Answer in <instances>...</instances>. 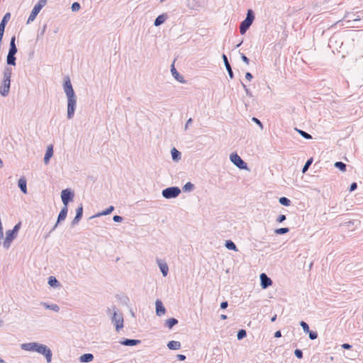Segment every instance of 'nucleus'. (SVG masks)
I'll return each mask as SVG.
<instances>
[{
  "label": "nucleus",
  "mask_w": 363,
  "mask_h": 363,
  "mask_svg": "<svg viewBox=\"0 0 363 363\" xmlns=\"http://www.w3.org/2000/svg\"><path fill=\"white\" fill-rule=\"evenodd\" d=\"M64 91L67 96V116L72 118L76 106V97L73 90L70 79L67 77L64 84Z\"/></svg>",
  "instance_id": "nucleus-1"
},
{
  "label": "nucleus",
  "mask_w": 363,
  "mask_h": 363,
  "mask_svg": "<svg viewBox=\"0 0 363 363\" xmlns=\"http://www.w3.org/2000/svg\"><path fill=\"white\" fill-rule=\"evenodd\" d=\"M254 16L252 11L249 10L246 18L241 23L240 26V32L242 35L245 34L247 30L252 23Z\"/></svg>",
  "instance_id": "nucleus-2"
},
{
  "label": "nucleus",
  "mask_w": 363,
  "mask_h": 363,
  "mask_svg": "<svg viewBox=\"0 0 363 363\" xmlns=\"http://www.w3.org/2000/svg\"><path fill=\"white\" fill-rule=\"evenodd\" d=\"M36 352L43 354L46 360L48 363H50L52 360V352L50 349H48L45 345L37 344Z\"/></svg>",
  "instance_id": "nucleus-3"
},
{
  "label": "nucleus",
  "mask_w": 363,
  "mask_h": 363,
  "mask_svg": "<svg viewBox=\"0 0 363 363\" xmlns=\"http://www.w3.org/2000/svg\"><path fill=\"white\" fill-rule=\"evenodd\" d=\"M181 191L178 187H169L162 191V196L167 199L175 198Z\"/></svg>",
  "instance_id": "nucleus-4"
},
{
  "label": "nucleus",
  "mask_w": 363,
  "mask_h": 363,
  "mask_svg": "<svg viewBox=\"0 0 363 363\" xmlns=\"http://www.w3.org/2000/svg\"><path fill=\"white\" fill-rule=\"evenodd\" d=\"M230 159L231 162L240 169H247L246 163L241 159V157L237 153H232L230 156Z\"/></svg>",
  "instance_id": "nucleus-5"
},
{
  "label": "nucleus",
  "mask_w": 363,
  "mask_h": 363,
  "mask_svg": "<svg viewBox=\"0 0 363 363\" xmlns=\"http://www.w3.org/2000/svg\"><path fill=\"white\" fill-rule=\"evenodd\" d=\"M10 89V76H5L3 84L0 87V94L2 96H6L9 94Z\"/></svg>",
  "instance_id": "nucleus-6"
},
{
  "label": "nucleus",
  "mask_w": 363,
  "mask_h": 363,
  "mask_svg": "<svg viewBox=\"0 0 363 363\" xmlns=\"http://www.w3.org/2000/svg\"><path fill=\"white\" fill-rule=\"evenodd\" d=\"M112 320L115 324L116 329L117 331H119L121 328H123V319L121 315L117 314L116 313H114L113 315Z\"/></svg>",
  "instance_id": "nucleus-7"
},
{
  "label": "nucleus",
  "mask_w": 363,
  "mask_h": 363,
  "mask_svg": "<svg viewBox=\"0 0 363 363\" xmlns=\"http://www.w3.org/2000/svg\"><path fill=\"white\" fill-rule=\"evenodd\" d=\"M73 196V194L69 189L62 190L61 198L65 206H67L69 201H72Z\"/></svg>",
  "instance_id": "nucleus-8"
},
{
  "label": "nucleus",
  "mask_w": 363,
  "mask_h": 363,
  "mask_svg": "<svg viewBox=\"0 0 363 363\" xmlns=\"http://www.w3.org/2000/svg\"><path fill=\"white\" fill-rule=\"evenodd\" d=\"M16 234L13 233L11 230H8L6 233V238L4 242V246L6 248H9L13 240L16 238Z\"/></svg>",
  "instance_id": "nucleus-9"
},
{
  "label": "nucleus",
  "mask_w": 363,
  "mask_h": 363,
  "mask_svg": "<svg viewBox=\"0 0 363 363\" xmlns=\"http://www.w3.org/2000/svg\"><path fill=\"white\" fill-rule=\"evenodd\" d=\"M261 286L263 289H266L272 285V281L264 273L260 275Z\"/></svg>",
  "instance_id": "nucleus-10"
},
{
  "label": "nucleus",
  "mask_w": 363,
  "mask_h": 363,
  "mask_svg": "<svg viewBox=\"0 0 363 363\" xmlns=\"http://www.w3.org/2000/svg\"><path fill=\"white\" fill-rule=\"evenodd\" d=\"M9 18H10V14L8 13L4 16L2 21L0 23V43H1V40H2L6 23L7 21L9 19Z\"/></svg>",
  "instance_id": "nucleus-11"
},
{
  "label": "nucleus",
  "mask_w": 363,
  "mask_h": 363,
  "mask_svg": "<svg viewBox=\"0 0 363 363\" xmlns=\"http://www.w3.org/2000/svg\"><path fill=\"white\" fill-rule=\"evenodd\" d=\"M41 9H40L38 6H35L34 8L33 9L28 18V21H27V23H30V22L33 21L37 15L39 13V12L40 11Z\"/></svg>",
  "instance_id": "nucleus-12"
},
{
  "label": "nucleus",
  "mask_w": 363,
  "mask_h": 363,
  "mask_svg": "<svg viewBox=\"0 0 363 363\" xmlns=\"http://www.w3.org/2000/svg\"><path fill=\"white\" fill-rule=\"evenodd\" d=\"M53 155V145H50L47 147L46 153L44 157V162L46 164L49 163L50 159L52 157Z\"/></svg>",
  "instance_id": "nucleus-13"
},
{
  "label": "nucleus",
  "mask_w": 363,
  "mask_h": 363,
  "mask_svg": "<svg viewBox=\"0 0 363 363\" xmlns=\"http://www.w3.org/2000/svg\"><path fill=\"white\" fill-rule=\"evenodd\" d=\"M155 305H156V313H157V315H159V316H161V315H164V313H165V308L163 306V304H162V301H160V300H157L156 303H155Z\"/></svg>",
  "instance_id": "nucleus-14"
},
{
  "label": "nucleus",
  "mask_w": 363,
  "mask_h": 363,
  "mask_svg": "<svg viewBox=\"0 0 363 363\" xmlns=\"http://www.w3.org/2000/svg\"><path fill=\"white\" fill-rule=\"evenodd\" d=\"M37 344L36 342L25 343L21 345V348L26 351L36 352Z\"/></svg>",
  "instance_id": "nucleus-15"
},
{
  "label": "nucleus",
  "mask_w": 363,
  "mask_h": 363,
  "mask_svg": "<svg viewBox=\"0 0 363 363\" xmlns=\"http://www.w3.org/2000/svg\"><path fill=\"white\" fill-rule=\"evenodd\" d=\"M18 186L24 194L27 193L26 179L24 177L19 179Z\"/></svg>",
  "instance_id": "nucleus-16"
},
{
  "label": "nucleus",
  "mask_w": 363,
  "mask_h": 363,
  "mask_svg": "<svg viewBox=\"0 0 363 363\" xmlns=\"http://www.w3.org/2000/svg\"><path fill=\"white\" fill-rule=\"evenodd\" d=\"M158 264L160 266V268L161 269V272L164 277H166L168 274V266L166 263L162 262V261H158Z\"/></svg>",
  "instance_id": "nucleus-17"
},
{
  "label": "nucleus",
  "mask_w": 363,
  "mask_h": 363,
  "mask_svg": "<svg viewBox=\"0 0 363 363\" xmlns=\"http://www.w3.org/2000/svg\"><path fill=\"white\" fill-rule=\"evenodd\" d=\"M167 347L170 350H179L181 348V343L178 341L172 340L168 342Z\"/></svg>",
  "instance_id": "nucleus-18"
},
{
  "label": "nucleus",
  "mask_w": 363,
  "mask_h": 363,
  "mask_svg": "<svg viewBox=\"0 0 363 363\" xmlns=\"http://www.w3.org/2000/svg\"><path fill=\"white\" fill-rule=\"evenodd\" d=\"M94 356L91 354H84L80 357V361L82 362H89L92 361Z\"/></svg>",
  "instance_id": "nucleus-19"
},
{
  "label": "nucleus",
  "mask_w": 363,
  "mask_h": 363,
  "mask_svg": "<svg viewBox=\"0 0 363 363\" xmlns=\"http://www.w3.org/2000/svg\"><path fill=\"white\" fill-rule=\"evenodd\" d=\"M67 213V206H64L58 216V222L65 219Z\"/></svg>",
  "instance_id": "nucleus-20"
},
{
  "label": "nucleus",
  "mask_w": 363,
  "mask_h": 363,
  "mask_svg": "<svg viewBox=\"0 0 363 363\" xmlns=\"http://www.w3.org/2000/svg\"><path fill=\"white\" fill-rule=\"evenodd\" d=\"M171 72L172 75L179 82H183V77H180L177 71L176 70L174 64L172 65Z\"/></svg>",
  "instance_id": "nucleus-21"
},
{
  "label": "nucleus",
  "mask_w": 363,
  "mask_h": 363,
  "mask_svg": "<svg viewBox=\"0 0 363 363\" xmlns=\"http://www.w3.org/2000/svg\"><path fill=\"white\" fill-rule=\"evenodd\" d=\"M223 58L226 69H228V72L229 73V75H230V78H233V72H232L230 65L228 61V58L225 55H223Z\"/></svg>",
  "instance_id": "nucleus-22"
},
{
  "label": "nucleus",
  "mask_w": 363,
  "mask_h": 363,
  "mask_svg": "<svg viewBox=\"0 0 363 363\" xmlns=\"http://www.w3.org/2000/svg\"><path fill=\"white\" fill-rule=\"evenodd\" d=\"M166 20V16L165 15H160L157 17V18L155 21V25L156 26H158L163 23L164 21Z\"/></svg>",
  "instance_id": "nucleus-23"
},
{
  "label": "nucleus",
  "mask_w": 363,
  "mask_h": 363,
  "mask_svg": "<svg viewBox=\"0 0 363 363\" xmlns=\"http://www.w3.org/2000/svg\"><path fill=\"white\" fill-rule=\"evenodd\" d=\"M140 341L136 340H125L123 342V345L128 346H133L137 345Z\"/></svg>",
  "instance_id": "nucleus-24"
},
{
  "label": "nucleus",
  "mask_w": 363,
  "mask_h": 363,
  "mask_svg": "<svg viewBox=\"0 0 363 363\" xmlns=\"http://www.w3.org/2000/svg\"><path fill=\"white\" fill-rule=\"evenodd\" d=\"M178 323L175 318H169L166 321V325L169 328H172L174 325Z\"/></svg>",
  "instance_id": "nucleus-25"
},
{
  "label": "nucleus",
  "mask_w": 363,
  "mask_h": 363,
  "mask_svg": "<svg viewBox=\"0 0 363 363\" xmlns=\"http://www.w3.org/2000/svg\"><path fill=\"white\" fill-rule=\"evenodd\" d=\"M225 247L228 249V250H237V247H236V245L234 244L233 242H232L231 240H228L226 241L225 242Z\"/></svg>",
  "instance_id": "nucleus-26"
},
{
  "label": "nucleus",
  "mask_w": 363,
  "mask_h": 363,
  "mask_svg": "<svg viewBox=\"0 0 363 363\" xmlns=\"http://www.w3.org/2000/svg\"><path fill=\"white\" fill-rule=\"evenodd\" d=\"M172 156L173 160H177L180 157V152L175 148H173L172 150Z\"/></svg>",
  "instance_id": "nucleus-27"
},
{
  "label": "nucleus",
  "mask_w": 363,
  "mask_h": 363,
  "mask_svg": "<svg viewBox=\"0 0 363 363\" xmlns=\"http://www.w3.org/2000/svg\"><path fill=\"white\" fill-rule=\"evenodd\" d=\"M82 212H83V207L81 205L77 209V215L75 216L74 220H79L82 216Z\"/></svg>",
  "instance_id": "nucleus-28"
},
{
  "label": "nucleus",
  "mask_w": 363,
  "mask_h": 363,
  "mask_svg": "<svg viewBox=\"0 0 363 363\" xmlns=\"http://www.w3.org/2000/svg\"><path fill=\"white\" fill-rule=\"evenodd\" d=\"M335 166L339 168L342 172H345L346 170V165L342 162H335Z\"/></svg>",
  "instance_id": "nucleus-29"
},
{
  "label": "nucleus",
  "mask_w": 363,
  "mask_h": 363,
  "mask_svg": "<svg viewBox=\"0 0 363 363\" xmlns=\"http://www.w3.org/2000/svg\"><path fill=\"white\" fill-rule=\"evenodd\" d=\"M279 202L281 204L284 205V206H288L290 205V200L288 199L286 197H281L279 199Z\"/></svg>",
  "instance_id": "nucleus-30"
},
{
  "label": "nucleus",
  "mask_w": 363,
  "mask_h": 363,
  "mask_svg": "<svg viewBox=\"0 0 363 363\" xmlns=\"http://www.w3.org/2000/svg\"><path fill=\"white\" fill-rule=\"evenodd\" d=\"M15 60H16V58H15L14 55H8V56H7V63L9 65H15Z\"/></svg>",
  "instance_id": "nucleus-31"
},
{
  "label": "nucleus",
  "mask_w": 363,
  "mask_h": 363,
  "mask_svg": "<svg viewBox=\"0 0 363 363\" xmlns=\"http://www.w3.org/2000/svg\"><path fill=\"white\" fill-rule=\"evenodd\" d=\"M312 162H313V158H310V159H309V160L306 162L305 165H304V166H303V170H302V172H303V173H304V172H306L308 170V169L309 166L311 164V163H312Z\"/></svg>",
  "instance_id": "nucleus-32"
},
{
  "label": "nucleus",
  "mask_w": 363,
  "mask_h": 363,
  "mask_svg": "<svg viewBox=\"0 0 363 363\" xmlns=\"http://www.w3.org/2000/svg\"><path fill=\"white\" fill-rule=\"evenodd\" d=\"M44 306H45V308L51 309L52 311H59V307L56 304H53V305L50 306V305H48L46 303H44Z\"/></svg>",
  "instance_id": "nucleus-33"
},
{
  "label": "nucleus",
  "mask_w": 363,
  "mask_h": 363,
  "mask_svg": "<svg viewBox=\"0 0 363 363\" xmlns=\"http://www.w3.org/2000/svg\"><path fill=\"white\" fill-rule=\"evenodd\" d=\"M288 232H289V228H281L277 229L275 230V233L277 234H284Z\"/></svg>",
  "instance_id": "nucleus-34"
},
{
  "label": "nucleus",
  "mask_w": 363,
  "mask_h": 363,
  "mask_svg": "<svg viewBox=\"0 0 363 363\" xmlns=\"http://www.w3.org/2000/svg\"><path fill=\"white\" fill-rule=\"evenodd\" d=\"M48 283L50 286H55L57 285V281L54 277H50Z\"/></svg>",
  "instance_id": "nucleus-35"
},
{
  "label": "nucleus",
  "mask_w": 363,
  "mask_h": 363,
  "mask_svg": "<svg viewBox=\"0 0 363 363\" xmlns=\"http://www.w3.org/2000/svg\"><path fill=\"white\" fill-rule=\"evenodd\" d=\"M246 336V331L245 330H240L238 333V339L241 340Z\"/></svg>",
  "instance_id": "nucleus-36"
},
{
  "label": "nucleus",
  "mask_w": 363,
  "mask_h": 363,
  "mask_svg": "<svg viewBox=\"0 0 363 363\" xmlns=\"http://www.w3.org/2000/svg\"><path fill=\"white\" fill-rule=\"evenodd\" d=\"M48 0H39L37 4H35L36 6H38L40 9H42L43 7H44L47 4Z\"/></svg>",
  "instance_id": "nucleus-37"
},
{
  "label": "nucleus",
  "mask_w": 363,
  "mask_h": 363,
  "mask_svg": "<svg viewBox=\"0 0 363 363\" xmlns=\"http://www.w3.org/2000/svg\"><path fill=\"white\" fill-rule=\"evenodd\" d=\"M301 325L303 328V330H304L305 333L309 332V327L306 323H305L304 321H301Z\"/></svg>",
  "instance_id": "nucleus-38"
},
{
  "label": "nucleus",
  "mask_w": 363,
  "mask_h": 363,
  "mask_svg": "<svg viewBox=\"0 0 363 363\" xmlns=\"http://www.w3.org/2000/svg\"><path fill=\"white\" fill-rule=\"evenodd\" d=\"M80 9V4L77 2H74L72 4V9L73 11H77L78 10H79Z\"/></svg>",
  "instance_id": "nucleus-39"
},
{
  "label": "nucleus",
  "mask_w": 363,
  "mask_h": 363,
  "mask_svg": "<svg viewBox=\"0 0 363 363\" xmlns=\"http://www.w3.org/2000/svg\"><path fill=\"white\" fill-rule=\"evenodd\" d=\"M298 133L306 139H311L312 137L310 134L303 131V130H298Z\"/></svg>",
  "instance_id": "nucleus-40"
},
{
  "label": "nucleus",
  "mask_w": 363,
  "mask_h": 363,
  "mask_svg": "<svg viewBox=\"0 0 363 363\" xmlns=\"http://www.w3.org/2000/svg\"><path fill=\"white\" fill-rule=\"evenodd\" d=\"M294 354H295L296 357L298 359H301L303 357V353H302L301 350H298V349L294 351Z\"/></svg>",
  "instance_id": "nucleus-41"
},
{
  "label": "nucleus",
  "mask_w": 363,
  "mask_h": 363,
  "mask_svg": "<svg viewBox=\"0 0 363 363\" xmlns=\"http://www.w3.org/2000/svg\"><path fill=\"white\" fill-rule=\"evenodd\" d=\"M308 333L309 335V337L311 340H315L318 337V335H317V333L315 332H311V331L309 330V332Z\"/></svg>",
  "instance_id": "nucleus-42"
},
{
  "label": "nucleus",
  "mask_w": 363,
  "mask_h": 363,
  "mask_svg": "<svg viewBox=\"0 0 363 363\" xmlns=\"http://www.w3.org/2000/svg\"><path fill=\"white\" fill-rule=\"evenodd\" d=\"M113 206H110L105 211H104L101 214L102 215H108V214L111 213L113 211Z\"/></svg>",
  "instance_id": "nucleus-43"
},
{
  "label": "nucleus",
  "mask_w": 363,
  "mask_h": 363,
  "mask_svg": "<svg viewBox=\"0 0 363 363\" xmlns=\"http://www.w3.org/2000/svg\"><path fill=\"white\" fill-rule=\"evenodd\" d=\"M20 226H21V223H18L16 224L14 228H13V230H11L12 232H13V233H16L17 234L18 230L20 229Z\"/></svg>",
  "instance_id": "nucleus-44"
},
{
  "label": "nucleus",
  "mask_w": 363,
  "mask_h": 363,
  "mask_svg": "<svg viewBox=\"0 0 363 363\" xmlns=\"http://www.w3.org/2000/svg\"><path fill=\"white\" fill-rule=\"evenodd\" d=\"M17 52L16 48H10L9 52L8 55H14Z\"/></svg>",
  "instance_id": "nucleus-45"
},
{
  "label": "nucleus",
  "mask_w": 363,
  "mask_h": 363,
  "mask_svg": "<svg viewBox=\"0 0 363 363\" xmlns=\"http://www.w3.org/2000/svg\"><path fill=\"white\" fill-rule=\"evenodd\" d=\"M252 121L255 122L261 128V129L263 128L262 123L257 118H252Z\"/></svg>",
  "instance_id": "nucleus-46"
},
{
  "label": "nucleus",
  "mask_w": 363,
  "mask_h": 363,
  "mask_svg": "<svg viewBox=\"0 0 363 363\" xmlns=\"http://www.w3.org/2000/svg\"><path fill=\"white\" fill-rule=\"evenodd\" d=\"M15 40L16 38L15 36L11 38V43H10V48H16L15 45Z\"/></svg>",
  "instance_id": "nucleus-47"
},
{
  "label": "nucleus",
  "mask_w": 363,
  "mask_h": 363,
  "mask_svg": "<svg viewBox=\"0 0 363 363\" xmlns=\"http://www.w3.org/2000/svg\"><path fill=\"white\" fill-rule=\"evenodd\" d=\"M242 61L246 64V65H249V59L245 55H242Z\"/></svg>",
  "instance_id": "nucleus-48"
},
{
  "label": "nucleus",
  "mask_w": 363,
  "mask_h": 363,
  "mask_svg": "<svg viewBox=\"0 0 363 363\" xmlns=\"http://www.w3.org/2000/svg\"><path fill=\"white\" fill-rule=\"evenodd\" d=\"M286 219V216L284 215H281L278 217L277 221L279 223L283 222Z\"/></svg>",
  "instance_id": "nucleus-49"
},
{
  "label": "nucleus",
  "mask_w": 363,
  "mask_h": 363,
  "mask_svg": "<svg viewBox=\"0 0 363 363\" xmlns=\"http://www.w3.org/2000/svg\"><path fill=\"white\" fill-rule=\"evenodd\" d=\"M356 189H357V184L355 182H354L350 185V191H352L355 190Z\"/></svg>",
  "instance_id": "nucleus-50"
},
{
  "label": "nucleus",
  "mask_w": 363,
  "mask_h": 363,
  "mask_svg": "<svg viewBox=\"0 0 363 363\" xmlns=\"http://www.w3.org/2000/svg\"><path fill=\"white\" fill-rule=\"evenodd\" d=\"M113 220L116 222H121L122 220V217H121L119 216H114Z\"/></svg>",
  "instance_id": "nucleus-51"
},
{
  "label": "nucleus",
  "mask_w": 363,
  "mask_h": 363,
  "mask_svg": "<svg viewBox=\"0 0 363 363\" xmlns=\"http://www.w3.org/2000/svg\"><path fill=\"white\" fill-rule=\"evenodd\" d=\"M245 78L248 81H250L252 79V75L250 72H247L246 74H245Z\"/></svg>",
  "instance_id": "nucleus-52"
},
{
  "label": "nucleus",
  "mask_w": 363,
  "mask_h": 363,
  "mask_svg": "<svg viewBox=\"0 0 363 363\" xmlns=\"http://www.w3.org/2000/svg\"><path fill=\"white\" fill-rule=\"evenodd\" d=\"M228 302L227 301H224V302H222L221 304H220V308H223V309H225L228 307Z\"/></svg>",
  "instance_id": "nucleus-53"
},
{
  "label": "nucleus",
  "mask_w": 363,
  "mask_h": 363,
  "mask_svg": "<svg viewBox=\"0 0 363 363\" xmlns=\"http://www.w3.org/2000/svg\"><path fill=\"white\" fill-rule=\"evenodd\" d=\"M342 347L344 348V349H346V350H349L352 347V346L347 343H345L342 345Z\"/></svg>",
  "instance_id": "nucleus-54"
},
{
  "label": "nucleus",
  "mask_w": 363,
  "mask_h": 363,
  "mask_svg": "<svg viewBox=\"0 0 363 363\" xmlns=\"http://www.w3.org/2000/svg\"><path fill=\"white\" fill-rule=\"evenodd\" d=\"M192 186H193V185H192L191 183H189H189H187V184L185 185V186H184V187H185V189H191V187H192Z\"/></svg>",
  "instance_id": "nucleus-55"
},
{
  "label": "nucleus",
  "mask_w": 363,
  "mask_h": 363,
  "mask_svg": "<svg viewBox=\"0 0 363 363\" xmlns=\"http://www.w3.org/2000/svg\"><path fill=\"white\" fill-rule=\"evenodd\" d=\"M281 336V333L279 330L277 331L274 334L275 337H280Z\"/></svg>",
  "instance_id": "nucleus-56"
},
{
  "label": "nucleus",
  "mask_w": 363,
  "mask_h": 363,
  "mask_svg": "<svg viewBox=\"0 0 363 363\" xmlns=\"http://www.w3.org/2000/svg\"><path fill=\"white\" fill-rule=\"evenodd\" d=\"M178 359L181 361H183L186 359V357L183 354H179L178 355Z\"/></svg>",
  "instance_id": "nucleus-57"
},
{
  "label": "nucleus",
  "mask_w": 363,
  "mask_h": 363,
  "mask_svg": "<svg viewBox=\"0 0 363 363\" xmlns=\"http://www.w3.org/2000/svg\"><path fill=\"white\" fill-rule=\"evenodd\" d=\"M277 319V315H274L272 318H271V321L274 322L275 321V320Z\"/></svg>",
  "instance_id": "nucleus-58"
},
{
  "label": "nucleus",
  "mask_w": 363,
  "mask_h": 363,
  "mask_svg": "<svg viewBox=\"0 0 363 363\" xmlns=\"http://www.w3.org/2000/svg\"><path fill=\"white\" fill-rule=\"evenodd\" d=\"M220 318H221V319L225 320V319L227 318V316L223 314V315H220Z\"/></svg>",
  "instance_id": "nucleus-59"
},
{
  "label": "nucleus",
  "mask_w": 363,
  "mask_h": 363,
  "mask_svg": "<svg viewBox=\"0 0 363 363\" xmlns=\"http://www.w3.org/2000/svg\"><path fill=\"white\" fill-rule=\"evenodd\" d=\"M3 238V231H0V240Z\"/></svg>",
  "instance_id": "nucleus-60"
},
{
  "label": "nucleus",
  "mask_w": 363,
  "mask_h": 363,
  "mask_svg": "<svg viewBox=\"0 0 363 363\" xmlns=\"http://www.w3.org/2000/svg\"><path fill=\"white\" fill-rule=\"evenodd\" d=\"M191 119L190 118V119L188 120V121L186 123V125H188L189 123H191Z\"/></svg>",
  "instance_id": "nucleus-61"
},
{
  "label": "nucleus",
  "mask_w": 363,
  "mask_h": 363,
  "mask_svg": "<svg viewBox=\"0 0 363 363\" xmlns=\"http://www.w3.org/2000/svg\"><path fill=\"white\" fill-rule=\"evenodd\" d=\"M1 166H2V161H1V160L0 159V167H1Z\"/></svg>",
  "instance_id": "nucleus-62"
},
{
  "label": "nucleus",
  "mask_w": 363,
  "mask_h": 363,
  "mask_svg": "<svg viewBox=\"0 0 363 363\" xmlns=\"http://www.w3.org/2000/svg\"><path fill=\"white\" fill-rule=\"evenodd\" d=\"M4 362V360L0 359V363H3Z\"/></svg>",
  "instance_id": "nucleus-63"
}]
</instances>
